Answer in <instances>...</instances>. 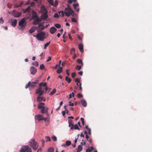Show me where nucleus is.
<instances>
[{"instance_id":"obj_1","label":"nucleus","mask_w":152,"mask_h":152,"mask_svg":"<svg viewBox=\"0 0 152 152\" xmlns=\"http://www.w3.org/2000/svg\"><path fill=\"white\" fill-rule=\"evenodd\" d=\"M44 103L41 102L38 105V108L41 110V113L42 114L46 113L48 112V108L47 107L44 106Z\"/></svg>"},{"instance_id":"obj_2","label":"nucleus","mask_w":152,"mask_h":152,"mask_svg":"<svg viewBox=\"0 0 152 152\" xmlns=\"http://www.w3.org/2000/svg\"><path fill=\"white\" fill-rule=\"evenodd\" d=\"M45 33L43 31L38 32L36 35H34V37H36L39 40L43 41L45 38Z\"/></svg>"},{"instance_id":"obj_3","label":"nucleus","mask_w":152,"mask_h":152,"mask_svg":"<svg viewBox=\"0 0 152 152\" xmlns=\"http://www.w3.org/2000/svg\"><path fill=\"white\" fill-rule=\"evenodd\" d=\"M29 146L34 150H36L38 148L39 145L37 142L34 139L31 140L29 141Z\"/></svg>"},{"instance_id":"obj_4","label":"nucleus","mask_w":152,"mask_h":152,"mask_svg":"<svg viewBox=\"0 0 152 152\" xmlns=\"http://www.w3.org/2000/svg\"><path fill=\"white\" fill-rule=\"evenodd\" d=\"M20 152H32L31 148L28 145H25L22 147Z\"/></svg>"},{"instance_id":"obj_5","label":"nucleus","mask_w":152,"mask_h":152,"mask_svg":"<svg viewBox=\"0 0 152 152\" xmlns=\"http://www.w3.org/2000/svg\"><path fill=\"white\" fill-rule=\"evenodd\" d=\"M42 88L39 87L35 91V93L36 94H38L39 96H41L44 92V90H43Z\"/></svg>"},{"instance_id":"obj_6","label":"nucleus","mask_w":152,"mask_h":152,"mask_svg":"<svg viewBox=\"0 0 152 152\" xmlns=\"http://www.w3.org/2000/svg\"><path fill=\"white\" fill-rule=\"evenodd\" d=\"M38 83V81L34 82H29L26 85L25 87L26 88H27L29 86H30L31 87H34L35 85L37 84Z\"/></svg>"},{"instance_id":"obj_7","label":"nucleus","mask_w":152,"mask_h":152,"mask_svg":"<svg viewBox=\"0 0 152 152\" xmlns=\"http://www.w3.org/2000/svg\"><path fill=\"white\" fill-rule=\"evenodd\" d=\"M26 19L24 18L22 19L18 23V25L21 27H24L26 25L24 23L26 21Z\"/></svg>"},{"instance_id":"obj_8","label":"nucleus","mask_w":152,"mask_h":152,"mask_svg":"<svg viewBox=\"0 0 152 152\" xmlns=\"http://www.w3.org/2000/svg\"><path fill=\"white\" fill-rule=\"evenodd\" d=\"M12 15L15 18L19 17L21 15V13L20 12H16L14 10L12 12Z\"/></svg>"},{"instance_id":"obj_9","label":"nucleus","mask_w":152,"mask_h":152,"mask_svg":"<svg viewBox=\"0 0 152 152\" xmlns=\"http://www.w3.org/2000/svg\"><path fill=\"white\" fill-rule=\"evenodd\" d=\"M65 10L70 12V15H72L73 17H74V15H75V14L69 6H68L67 8H65Z\"/></svg>"},{"instance_id":"obj_10","label":"nucleus","mask_w":152,"mask_h":152,"mask_svg":"<svg viewBox=\"0 0 152 152\" xmlns=\"http://www.w3.org/2000/svg\"><path fill=\"white\" fill-rule=\"evenodd\" d=\"M30 71L31 74L34 75L37 72V69L35 67L32 66L30 67Z\"/></svg>"},{"instance_id":"obj_11","label":"nucleus","mask_w":152,"mask_h":152,"mask_svg":"<svg viewBox=\"0 0 152 152\" xmlns=\"http://www.w3.org/2000/svg\"><path fill=\"white\" fill-rule=\"evenodd\" d=\"M41 96H38L37 98V102H40L42 101L45 102L46 100V98H44L43 97H42Z\"/></svg>"},{"instance_id":"obj_12","label":"nucleus","mask_w":152,"mask_h":152,"mask_svg":"<svg viewBox=\"0 0 152 152\" xmlns=\"http://www.w3.org/2000/svg\"><path fill=\"white\" fill-rule=\"evenodd\" d=\"M48 12L47 10L44 6H42L40 7V12L41 14Z\"/></svg>"},{"instance_id":"obj_13","label":"nucleus","mask_w":152,"mask_h":152,"mask_svg":"<svg viewBox=\"0 0 152 152\" xmlns=\"http://www.w3.org/2000/svg\"><path fill=\"white\" fill-rule=\"evenodd\" d=\"M32 18L33 19H35L36 18H38V16L37 12H36L34 10H32Z\"/></svg>"},{"instance_id":"obj_14","label":"nucleus","mask_w":152,"mask_h":152,"mask_svg":"<svg viewBox=\"0 0 152 152\" xmlns=\"http://www.w3.org/2000/svg\"><path fill=\"white\" fill-rule=\"evenodd\" d=\"M42 15H41V18L42 20H45L48 17V12L41 14Z\"/></svg>"},{"instance_id":"obj_15","label":"nucleus","mask_w":152,"mask_h":152,"mask_svg":"<svg viewBox=\"0 0 152 152\" xmlns=\"http://www.w3.org/2000/svg\"><path fill=\"white\" fill-rule=\"evenodd\" d=\"M36 18V19L35 20L33 23V24L34 25L38 24L41 21V20L39 18Z\"/></svg>"},{"instance_id":"obj_16","label":"nucleus","mask_w":152,"mask_h":152,"mask_svg":"<svg viewBox=\"0 0 152 152\" xmlns=\"http://www.w3.org/2000/svg\"><path fill=\"white\" fill-rule=\"evenodd\" d=\"M43 116L42 115H41L40 114H38L35 115V118L37 119L38 121H41L42 120V118Z\"/></svg>"},{"instance_id":"obj_17","label":"nucleus","mask_w":152,"mask_h":152,"mask_svg":"<svg viewBox=\"0 0 152 152\" xmlns=\"http://www.w3.org/2000/svg\"><path fill=\"white\" fill-rule=\"evenodd\" d=\"M31 7L30 6H28V7L24 10L23 11V13H25L28 12V14H29V16H30L31 15V12L29 11Z\"/></svg>"},{"instance_id":"obj_18","label":"nucleus","mask_w":152,"mask_h":152,"mask_svg":"<svg viewBox=\"0 0 152 152\" xmlns=\"http://www.w3.org/2000/svg\"><path fill=\"white\" fill-rule=\"evenodd\" d=\"M11 25L13 27H15L16 26L17 23V21L16 20H11Z\"/></svg>"},{"instance_id":"obj_19","label":"nucleus","mask_w":152,"mask_h":152,"mask_svg":"<svg viewBox=\"0 0 152 152\" xmlns=\"http://www.w3.org/2000/svg\"><path fill=\"white\" fill-rule=\"evenodd\" d=\"M56 31L57 29L54 26L52 27L50 29V32L52 34H53Z\"/></svg>"},{"instance_id":"obj_20","label":"nucleus","mask_w":152,"mask_h":152,"mask_svg":"<svg viewBox=\"0 0 152 152\" xmlns=\"http://www.w3.org/2000/svg\"><path fill=\"white\" fill-rule=\"evenodd\" d=\"M73 129H80L77 124H75V125L74 124L72 125V126H71L70 129L71 130H72Z\"/></svg>"},{"instance_id":"obj_21","label":"nucleus","mask_w":152,"mask_h":152,"mask_svg":"<svg viewBox=\"0 0 152 152\" xmlns=\"http://www.w3.org/2000/svg\"><path fill=\"white\" fill-rule=\"evenodd\" d=\"M78 48L81 53L83 52V45L82 44H80L78 45Z\"/></svg>"},{"instance_id":"obj_22","label":"nucleus","mask_w":152,"mask_h":152,"mask_svg":"<svg viewBox=\"0 0 152 152\" xmlns=\"http://www.w3.org/2000/svg\"><path fill=\"white\" fill-rule=\"evenodd\" d=\"M82 105L84 107H86L87 106V103L86 100L84 99H82L80 101Z\"/></svg>"},{"instance_id":"obj_23","label":"nucleus","mask_w":152,"mask_h":152,"mask_svg":"<svg viewBox=\"0 0 152 152\" xmlns=\"http://www.w3.org/2000/svg\"><path fill=\"white\" fill-rule=\"evenodd\" d=\"M49 115L48 114V117H44L43 116L42 118V120H44L45 122H47L49 123V118L48 117Z\"/></svg>"},{"instance_id":"obj_24","label":"nucleus","mask_w":152,"mask_h":152,"mask_svg":"<svg viewBox=\"0 0 152 152\" xmlns=\"http://www.w3.org/2000/svg\"><path fill=\"white\" fill-rule=\"evenodd\" d=\"M37 28L36 27H33L31 29L29 30V32L30 33H32L34 32L35 30Z\"/></svg>"},{"instance_id":"obj_25","label":"nucleus","mask_w":152,"mask_h":152,"mask_svg":"<svg viewBox=\"0 0 152 152\" xmlns=\"http://www.w3.org/2000/svg\"><path fill=\"white\" fill-rule=\"evenodd\" d=\"M23 4V2L21 1L19 4H15L14 6L15 7H18L21 6Z\"/></svg>"},{"instance_id":"obj_26","label":"nucleus","mask_w":152,"mask_h":152,"mask_svg":"<svg viewBox=\"0 0 152 152\" xmlns=\"http://www.w3.org/2000/svg\"><path fill=\"white\" fill-rule=\"evenodd\" d=\"M83 149L82 146L81 145H79L78 147L77 152H80Z\"/></svg>"},{"instance_id":"obj_27","label":"nucleus","mask_w":152,"mask_h":152,"mask_svg":"<svg viewBox=\"0 0 152 152\" xmlns=\"http://www.w3.org/2000/svg\"><path fill=\"white\" fill-rule=\"evenodd\" d=\"M62 71V67L59 66L58 69L57 70V72L58 74L61 73Z\"/></svg>"},{"instance_id":"obj_28","label":"nucleus","mask_w":152,"mask_h":152,"mask_svg":"<svg viewBox=\"0 0 152 152\" xmlns=\"http://www.w3.org/2000/svg\"><path fill=\"white\" fill-rule=\"evenodd\" d=\"M94 149V148L92 146H91L90 148H88L86 150V152H91Z\"/></svg>"},{"instance_id":"obj_29","label":"nucleus","mask_w":152,"mask_h":152,"mask_svg":"<svg viewBox=\"0 0 152 152\" xmlns=\"http://www.w3.org/2000/svg\"><path fill=\"white\" fill-rule=\"evenodd\" d=\"M65 80L68 83H70L71 81V79L69 77V76H66V77Z\"/></svg>"},{"instance_id":"obj_30","label":"nucleus","mask_w":152,"mask_h":152,"mask_svg":"<svg viewBox=\"0 0 152 152\" xmlns=\"http://www.w3.org/2000/svg\"><path fill=\"white\" fill-rule=\"evenodd\" d=\"M39 87H41L42 86L44 87H45L47 86V83H41L39 84Z\"/></svg>"},{"instance_id":"obj_31","label":"nucleus","mask_w":152,"mask_h":152,"mask_svg":"<svg viewBox=\"0 0 152 152\" xmlns=\"http://www.w3.org/2000/svg\"><path fill=\"white\" fill-rule=\"evenodd\" d=\"M39 28L41 30H43L45 28L44 26L42 24H39Z\"/></svg>"},{"instance_id":"obj_32","label":"nucleus","mask_w":152,"mask_h":152,"mask_svg":"<svg viewBox=\"0 0 152 152\" xmlns=\"http://www.w3.org/2000/svg\"><path fill=\"white\" fill-rule=\"evenodd\" d=\"M77 63L79 64H81L82 66H83V64L82 62V61L80 59H78L77 61Z\"/></svg>"},{"instance_id":"obj_33","label":"nucleus","mask_w":152,"mask_h":152,"mask_svg":"<svg viewBox=\"0 0 152 152\" xmlns=\"http://www.w3.org/2000/svg\"><path fill=\"white\" fill-rule=\"evenodd\" d=\"M45 138L46 139V142L48 141H51L50 138L48 136H46L45 137Z\"/></svg>"},{"instance_id":"obj_34","label":"nucleus","mask_w":152,"mask_h":152,"mask_svg":"<svg viewBox=\"0 0 152 152\" xmlns=\"http://www.w3.org/2000/svg\"><path fill=\"white\" fill-rule=\"evenodd\" d=\"M64 13L65 14V15L66 16L69 17L70 15V12H69V11H66L64 12Z\"/></svg>"},{"instance_id":"obj_35","label":"nucleus","mask_w":152,"mask_h":152,"mask_svg":"<svg viewBox=\"0 0 152 152\" xmlns=\"http://www.w3.org/2000/svg\"><path fill=\"white\" fill-rule=\"evenodd\" d=\"M82 66L81 65V66H79L78 65H77L76 66V68L77 70L79 71L81 69Z\"/></svg>"},{"instance_id":"obj_36","label":"nucleus","mask_w":152,"mask_h":152,"mask_svg":"<svg viewBox=\"0 0 152 152\" xmlns=\"http://www.w3.org/2000/svg\"><path fill=\"white\" fill-rule=\"evenodd\" d=\"M50 41L49 42H47V43H45V44L44 46V48L45 49H46L47 47L50 44Z\"/></svg>"},{"instance_id":"obj_37","label":"nucleus","mask_w":152,"mask_h":152,"mask_svg":"<svg viewBox=\"0 0 152 152\" xmlns=\"http://www.w3.org/2000/svg\"><path fill=\"white\" fill-rule=\"evenodd\" d=\"M56 90L55 89H54L53 91H51L50 93V95H52L56 93Z\"/></svg>"},{"instance_id":"obj_38","label":"nucleus","mask_w":152,"mask_h":152,"mask_svg":"<svg viewBox=\"0 0 152 152\" xmlns=\"http://www.w3.org/2000/svg\"><path fill=\"white\" fill-rule=\"evenodd\" d=\"M71 144V142L70 141L67 140L66 142V145L67 146L70 145Z\"/></svg>"},{"instance_id":"obj_39","label":"nucleus","mask_w":152,"mask_h":152,"mask_svg":"<svg viewBox=\"0 0 152 152\" xmlns=\"http://www.w3.org/2000/svg\"><path fill=\"white\" fill-rule=\"evenodd\" d=\"M54 149L53 147H50L49 148L48 150V152H53Z\"/></svg>"},{"instance_id":"obj_40","label":"nucleus","mask_w":152,"mask_h":152,"mask_svg":"<svg viewBox=\"0 0 152 152\" xmlns=\"http://www.w3.org/2000/svg\"><path fill=\"white\" fill-rule=\"evenodd\" d=\"M64 12L63 11H61L59 12V15L60 16H62V17H63L64 15Z\"/></svg>"},{"instance_id":"obj_41","label":"nucleus","mask_w":152,"mask_h":152,"mask_svg":"<svg viewBox=\"0 0 152 152\" xmlns=\"http://www.w3.org/2000/svg\"><path fill=\"white\" fill-rule=\"evenodd\" d=\"M48 2L50 3L52 5H54V3L53 0H48Z\"/></svg>"},{"instance_id":"obj_42","label":"nucleus","mask_w":152,"mask_h":152,"mask_svg":"<svg viewBox=\"0 0 152 152\" xmlns=\"http://www.w3.org/2000/svg\"><path fill=\"white\" fill-rule=\"evenodd\" d=\"M54 26H55V27L57 28H59L61 27V25L58 23H57L55 24Z\"/></svg>"},{"instance_id":"obj_43","label":"nucleus","mask_w":152,"mask_h":152,"mask_svg":"<svg viewBox=\"0 0 152 152\" xmlns=\"http://www.w3.org/2000/svg\"><path fill=\"white\" fill-rule=\"evenodd\" d=\"M32 64L36 66H38L39 65V64L38 62L35 61L32 63Z\"/></svg>"},{"instance_id":"obj_44","label":"nucleus","mask_w":152,"mask_h":152,"mask_svg":"<svg viewBox=\"0 0 152 152\" xmlns=\"http://www.w3.org/2000/svg\"><path fill=\"white\" fill-rule=\"evenodd\" d=\"M68 123L69 124V127L71 125L72 126V124H73L72 123V121L70 120H69L68 121Z\"/></svg>"},{"instance_id":"obj_45","label":"nucleus","mask_w":152,"mask_h":152,"mask_svg":"<svg viewBox=\"0 0 152 152\" xmlns=\"http://www.w3.org/2000/svg\"><path fill=\"white\" fill-rule=\"evenodd\" d=\"M52 138L53 140L54 141H56L57 140V138L55 136H53V137H52Z\"/></svg>"},{"instance_id":"obj_46","label":"nucleus","mask_w":152,"mask_h":152,"mask_svg":"<svg viewBox=\"0 0 152 152\" xmlns=\"http://www.w3.org/2000/svg\"><path fill=\"white\" fill-rule=\"evenodd\" d=\"M74 8L75 9H76V7H77L79 5L78 4V3H76L75 4H73Z\"/></svg>"},{"instance_id":"obj_47","label":"nucleus","mask_w":152,"mask_h":152,"mask_svg":"<svg viewBox=\"0 0 152 152\" xmlns=\"http://www.w3.org/2000/svg\"><path fill=\"white\" fill-rule=\"evenodd\" d=\"M45 68V66L44 64H42L40 65V69L42 70L43 69Z\"/></svg>"},{"instance_id":"obj_48","label":"nucleus","mask_w":152,"mask_h":152,"mask_svg":"<svg viewBox=\"0 0 152 152\" xmlns=\"http://www.w3.org/2000/svg\"><path fill=\"white\" fill-rule=\"evenodd\" d=\"M54 17L55 18H59V16L58 13H55L54 15Z\"/></svg>"},{"instance_id":"obj_49","label":"nucleus","mask_w":152,"mask_h":152,"mask_svg":"<svg viewBox=\"0 0 152 152\" xmlns=\"http://www.w3.org/2000/svg\"><path fill=\"white\" fill-rule=\"evenodd\" d=\"M69 106H73L74 105V103H72L71 101H69Z\"/></svg>"},{"instance_id":"obj_50","label":"nucleus","mask_w":152,"mask_h":152,"mask_svg":"<svg viewBox=\"0 0 152 152\" xmlns=\"http://www.w3.org/2000/svg\"><path fill=\"white\" fill-rule=\"evenodd\" d=\"M41 142L42 144V147H43L44 145V143L45 142V141L44 140H41Z\"/></svg>"},{"instance_id":"obj_51","label":"nucleus","mask_w":152,"mask_h":152,"mask_svg":"<svg viewBox=\"0 0 152 152\" xmlns=\"http://www.w3.org/2000/svg\"><path fill=\"white\" fill-rule=\"evenodd\" d=\"M77 97L79 98H81V97H82L83 95L79 93L77 94Z\"/></svg>"},{"instance_id":"obj_52","label":"nucleus","mask_w":152,"mask_h":152,"mask_svg":"<svg viewBox=\"0 0 152 152\" xmlns=\"http://www.w3.org/2000/svg\"><path fill=\"white\" fill-rule=\"evenodd\" d=\"M76 75V73L75 72H73L72 74V78L74 77Z\"/></svg>"},{"instance_id":"obj_53","label":"nucleus","mask_w":152,"mask_h":152,"mask_svg":"<svg viewBox=\"0 0 152 152\" xmlns=\"http://www.w3.org/2000/svg\"><path fill=\"white\" fill-rule=\"evenodd\" d=\"M75 81L77 83H80V79L78 78H76L75 79Z\"/></svg>"},{"instance_id":"obj_54","label":"nucleus","mask_w":152,"mask_h":152,"mask_svg":"<svg viewBox=\"0 0 152 152\" xmlns=\"http://www.w3.org/2000/svg\"><path fill=\"white\" fill-rule=\"evenodd\" d=\"M7 7L9 8H10L12 7V4H11L10 3H9L7 4Z\"/></svg>"},{"instance_id":"obj_55","label":"nucleus","mask_w":152,"mask_h":152,"mask_svg":"<svg viewBox=\"0 0 152 152\" xmlns=\"http://www.w3.org/2000/svg\"><path fill=\"white\" fill-rule=\"evenodd\" d=\"M58 1H56L55 2V4H54V5L53 6H55V7H56L58 5Z\"/></svg>"},{"instance_id":"obj_56","label":"nucleus","mask_w":152,"mask_h":152,"mask_svg":"<svg viewBox=\"0 0 152 152\" xmlns=\"http://www.w3.org/2000/svg\"><path fill=\"white\" fill-rule=\"evenodd\" d=\"M4 23V21L3 20L2 18L1 17L0 18V24H2Z\"/></svg>"},{"instance_id":"obj_57","label":"nucleus","mask_w":152,"mask_h":152,"mask_svg":"<svg viewBox=\"0 0 152 152\" xmlns=\"http://www.w3.org/2000/svg\"><path fill=\"white\" fill-rule=\"evenodd\" d=\"M45 88L46 91H47L48 90L50 89V88H49V87L48 86H47L45 87Z\"/></svg>"},{"instance_id":"obj_58","label":"nucleus","mask_w":152,"mask_h":152,"mask_svg":"<svg viewBox=\"0 0 152 152\" xmlns=\"http://www.w3.org/2000/svg\"><path fill=\"white\" fill-rule=\"evenodd\" d=\"M72 22H77V20L76 19L74 18H72Z\"/></svg>"},{"instance_id":"obj_59","label":"nucleus","mask_w":152,"mask_h":152,"mask_svg":"<svg viewBox=\"0 0 152 152\" xmlns=\"http://www.w3.org/2000/svg\"><path fill=\"white\" fill-rule=\"evenodd\" d=\"M35 4V3L33 1L31 2L30 3L31 6H34Z\"/></svg>"},{"instance_id":"obj_60","label":"nucleus","mask_w":152,"mask_h":152,"mask_svg":"<svg viewBox=\"0 0 152 152\" xmlns=\"http://www.w3.org/2000/svg\"><path fill=\"white\" fill-rule=\"evenodd\" d=\"M79 136V134H78L77 138H76L75 139V140L74 142H75V143H77V140Z\"/></svg>"},{"instance_id":"obj_61","label":"nucleus","mask_w":152,"mask_h":152,"mask_svg":"<svg viewBox=\"0 0 152 152\" xmlns=\"http://www.w3.org/2000/svg\"><path fill=\"white\" fill-rule=\"evenodd\" d=\"M79 75L82 76L83 74V72L82 71H81L78 72Z\"/></svg>"},{"instance_id":"obj_62","label":"nucleus","mask_w":152,"mask_h":152,"mask_svg":"<svg viewBox=\"0 0 152 152\" xmlns=\"http://www.w3.org/2000/svg\"><path fill=\"white\" fill-rule=\"evenodd\" d=\"M82 83H79V90H82V87L81 86Z\"/></svg>"},{"instance_id":"obj_63","label":"nucleus","mask_w":152,"mask_h":152,"mask_svg":"<svg viewBox=\"0 0 152 152\" xmlns=\"http://www.w3.org/2000/svg\"><path fill=\"white\" fill-rule=\"evenodd\" d=\"M75 51V48H72L71 50V51H70L71 54H72V52H73V51L74 52V51Z\"/></svg>"},{"instance_id":"obj_64","label":"nucleus","mask_w":152,"mask_h":152,"mask_svg":"<svg viewBox=\"0 0 152 152\" xmlns=\"http://www.w3.org/2000/svg\"><path fill=\"white\" fill-rule=\"evenodd\" d=\"M51 59V57H49L48 58V59L46 60L47 62H48L50 61Z\"/></svg>"}]
</instances>
